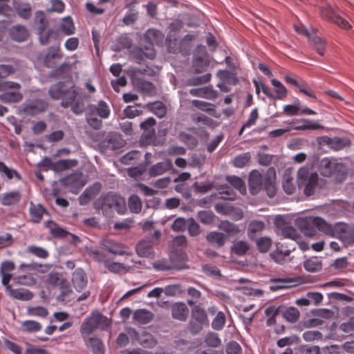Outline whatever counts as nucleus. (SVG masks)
Instances as JSON below:
<instances>
[{"label":"nucleus","instance_id":"4468645a","mask_svg":"<svg viewBox=\"0 0 354 354\" xmlns=\"http://www.w3.org/2000/svg\"><path fill=\"white\" fill-rule=\"evenodd\" d=\"M63 56L59 45L51 46L44 58V64L48 68H54L56 65L55 60L60 59Z\"/></svg>","mask_w":354,"mask_h":354},{"label":"nucleus","instance_id":"473e14b6","mask_svg":"<svg viewBox=\"0 0 354 354\" xmlns=\"http://www.w3.org/2000/svg\"><path fill=\"white\" fill-rule=\"evenodd\" d=\"M8 292L12 297L23 301L30 300L33 297V295L30 291L24 288L13 289L12 288L11 290H9Z\"/></svg>","mask_w":354,"mask_h":354},{"label":"nucleus","instance_id":"79ce46f5","mask_svg":"<svg viewBox=\"0 0 354 354\" xmlns=\"http://www.w3.org/2000/svg\"><path fill=\"white\" fill-rule=\"evenodd\" d=\"M138 343L142 346L148 348H153L157 344V342L153 335L147 332H142L140 334Z\"/></svg>","mask_w":354,"mask_h":354},{"label":"nucleus","instance_id":"4be33fe9","mask_svg":"<svg viewBox=\"0 0 354 354\" xmlns=\"http://www.w3.org/2000/svg\"><path fill=\"white\" fill-rule=\"evenodd\" d=\"M189 93L196 97H203L207 100H214L217 97V91L211 87H203L198 88H192Z\"/></svg>","mask_w":354,"mask_h":354},{"label":"nucleus","instance_id":"680f3d73","mask_svg":"<svg viewBox=\"0 0 354 354\" xmlns=\"http://www.w3.org/2000/svg\"><path fill=\"white\" fill-rule=\"evenodd\" d=\"M180 140L183 142L189 148H194L198 145L197 139L185 132H181L179 135Z\"/></svg>","mask_w":354,"mask_h":354},{"label":"nucleus","instance_id":"bb28decb","mask_svg":"<svg viewBox=\"0 0 354 354\" xmlns=\"http://www.w3.org/2000/svg\"><path fill=\"white\" fill-rule=\"evenodd\" d=\"M66 88L65 84L59 82L50 87L48 94L53 100H62Z\"/></svg>","mask_w":354,"mask_h":354},{"label":"nucleus","instance_id":"bf43d9fd","mask_svg":"<svg viewBox=\"0 0 354 354\" xmlns=\"http://www.w3.org/2000/svg\"><path fill=\"white\" fill-rule=\"evenodd\" d=\"M290 250L282 251L276 250L270 254L272 259L279 264H283L285 262V259L290 255Z\"/></svg>","mask_w":354,"mask_h":354},{"label":"nucleus","instance_id":"a211bd4d","mask_svg":"<svg viewBox=\"0 0 354 354\" xmlns=\"http://www.w3.org/2000/svg\"><path fill=\"white\" fill-rule=\"evenodd\" d=\"M173 167L172 162L170 160L166 159L162 162H158L153 165L149 169V175L151 177L162 175L166 171L170 170Z\"/></svg>","mask_w":354,"mask_h":354},{"label":"nucleus","instance_id":"f03ea898","mask_svg":"<svg viewBox=\"0 0 354 354\" xmlns=\"http://www.w3.org/2000/svg\"><path fill=\"white\" fill-rule=\"evenodd\" d=\"M297 183L304 194L310 196L313 195L322 186V180L316 171H312L308 166L301 167L297 174Z\"/></svg>","mask_w":354,"mask_h":354},{"label":"nucleus","instance_id":"cd10ccee","mask_svg":"<svg viewBox=\"0 0 354 354\" xmlns=\"http://www.w3.org/2000/svg\"><path fill=\"white\" fill-rule=\"evenodd\" d=\"M207 241L217 248H221L226 242V236L222 232H211L207 234Z\"/></svg>","mask_w":354,"mask_h":354},{"label":"nucleus","instance_id":"052dcab7","mask_svg":"<svg viewBox=\"0 0 354 354\" xmlns=\"http://www.w3.org/2000/svg\"><path fill=\"white\" fill-rule=\"evenodd\" d=\"M208 66L207 59L202 57H195L193 59L192 66L196 73L203 72Z\"/></svg>","mask_w":354,"mask_h":354},{"label":"nucleus","instance_id":"de8ad7c7","mask_svg":"<svg viewBox=\"0 0 354 354\" xmlns=\"http://www.w3.org/2000/svg\"><path fill=\"white\" fill-rule=\"evenodd\" d=\"M226 322L225 315L219 311L217 313L216 317L213 319L211 326L215 330H221L225 326Z\"/></svg>","mask_w":354,"mask_h":354},{"label":"nucleus","instance_id":"0eeeda50","mask_svg":"<svg viewBox=\"0 0 354 354\" xmlns=\"http://www.w3.org/2000/svg\"><path fill=\"white\" fill-rule=\"evenodd\" d=\"M108 324V319L105 316L99 311H94L83 321L80 333L82 335H90L97 328L104 329Z\"/></svg>","mask_w":354,"mask_h":354},{"label":"nucleus","instance_id":"5fc2aeb1","mask_svg":"<svg viewBox=\"0 0 354 354\" xmlns=\"http://www.w3.org/2000/svg\"><path fill=\"white\" fill-rule=\"evenodd\" d=\"M250 158L251 155L249 152L243 153L234 158L233 164L236 167L242 168L248 165Z\"/></svg>","mask_w":354,"mask_h":354},{"label":"nucleus","instance_id":"aec40b11","mask_svg":"<svg viewBox=\"0 0 354 354\" xmlns=\"http://www.w3.org/2000/svg\"><path fill=\"white\" fill-rule=\"evenodd\" d=\"M266 227L265 223L259 220H252L248 224L247 235L248 238L254 241L257 236L261 233Z\"/></svg>","mask_w":354,"mask_h":354},{"label":"nucleus","instance_id":"2f4dec72","mask_svg":"<svg viewBox=\"0 0 354 354\" xmlns=\"http://www.w3.org/2000/svg\"><path fill=\"white\" fill-rule=\"evenodd\" d=\"M170 260L168 261L167 259H161L158 260L153 263V267L155 270L158 271H165L169 270L172 269H180L176 263H174L172 260V257L170 256Z\"/></svg>","mask_w":354,"mask_h":354},{"label":"nucleus","instance_id":"ea45409f","mask_svg":"<svg viewBox=\"0 0 354 354\" xmlns=\"http://www.w3.org/2000/svg\"><path fill=\"white\" fill-rule=\"evenodd\" d=\"M132 46V41L127 36L121 35L119 37L114 46L113 50L116 52L121 51L124 49H129Z\"/></svg>","mask_w":354,"mask_h":354},{"label":"nucleus","instance_id":"9d476101","mask_svg":"<svg viewBox=\"0 0 354 354\" xmlns=\"http://www.w3.org/2000/svg\"><path fill=\"white\" fill-rule=\"evenodd\" d=\"M36 20L39 24L37 32L40 43L43 45H46L49 43L50 38L54 33V30L52 29L46 30L48 21L42 11H37L36 12Z\"/></svg>","mask_w":354,"mask_h":354},{"label":"nucleus","instance_id":"f8f14e48","mask_svg":"<svg viewBox=\"0 0 354 354\" xmlns=\"http://www.w3.org/2000/svg\"><path fill=\"white\" fill-rule=\"evenodd\" d=\"M153 242L151 238H145L136 245V253L141 257L150 258L154 256Z\"/></svg>","mask_w":354,"mask_h":354},{"label":"nucleus","instance_id":"6e6d98bb","mask_svg":"<svg viewBox=\"0 0 354 354\" xmlns=\"http://www.w3.org/2000/svg\"><path fill=\"white\" fill-rule=\"evenodd\" d=\"M27 252L40 259H46L49 256L45 248L36 245H28Z\"/></svg>","mask_w":354,"mask_h":354},{"label":"nucleus","instance_id":"37998d69","mask_svg":"<svg viewBox=\"0 0 354 354\" xmlns=\"http://www.w3.org/2000/svg\"><path fill=\"white\" fill-rule=\"evenodd\" d=\"M94 354H104V348L102 341L96 337H91L86 342Z\"/></svg>","mask_w":354,"mask_h":354},{"label":"nucleus","instance_id":"7ed1b4c3","mask_svg":"<svg viewBox=\"0 0 354 354\" xmlns=\"http://www.w3.org/2000/svg\"><path fill=\"white\" fill-rule=\"evenodd\" d=\"M250 191L252 194H257L260 190L266 192L270 198L276 194L275 177L268 174H261L257 170L250 172L248 179Z\"/></svg>","mask_w":354,"mask_h":354},{"label":"nucleus","instance_id":"58836bf2","mask_svg":"<svg viewBox=\"0 0 354 354\" xmlns=\"http://www.w3.org/2000/svg\"><path fill=\"white\" fill-rule=\"evenodd\" d=\"M137 89L144 95H151L155 93V87L152 83L145 80H138L135 83Z\"/></svg>","mask_w":354,"mask_h":354},{"label":"nucleus","instance_id":"423d86ee","mask_svg":"<svg viewBox=\"0 0 354 354\" xmlns=\"http://www.w3.org/2000/svg\"><path fill=\"white\" fill-rule=\"evenodd\" d=\"M313 224L319 231L326 235L343 239L346 236L347 226L342 223H337L334 225L327 223L324 219L316 217L313 220Z\"/></svg>","mask_w":354,"mask_h":354},{"label":"nucleus","instance_id":"393cba45","mask_svg":"<svg viewBox=\"0 0 354 354\" xmlns=\"http://www.w3.org/2000/svg\"><path fill=\"white\" fill-rule=\"evenodd\" d=\"M101 185L99 183L94 184L86 188L80 196V203L86 205L91 198H93L100 192Z\"/></svg>","mask_w":354,"mask_h":354},{"label":"nucleus","instance_id":"3c124183","mask_svg":"<svg viewBox=\"0 0 354 354\" xmlns=\"http://www.w3.org/2000/svg\"><path fill=\"white\" fill-rule=\"evenodd\" d=\"M151 111L160 118H163L167 113L165 105L160 101L155 102L150 105Z\"/></svg>","mask_w":354,"mask_h":354},{"label":"nucleus","instance_id":"49530a36","mask_svg":"<svg viewBox=\"0 0 354 354\" xmlns=\"http://www.w3.org/2000/svg\"><path fill=\"white\" fill-rule=\"evenodd\" d=\"M128 206L131 212L138 214L142 209V202L137 195H131L129 198Z\"/></svg>","mask_w":354,"mask_h":354},{"label":"nucleus","instance_id":"4c0bfd02","mask_svg":"<svg viewBox=\"0 0 354 354\" xmlns=\"http://www.w3.org/2000/svg\"><path fill=\"white\" fill-rule=\"evenodd\" d=\"M0 16L4 17V22H12L15 17V10L7 3H0Z\"/></svg>","mask_w":354,"mask_h":354},{"label":"nucleus","instance_id":"a18cd8bd","mask_svg":"<svg viewBox=\"0 0 354 354\" xmlns=\"http://www.w3.org/2000/svg\"><path fill=\"white\" fill-rule=\"evenodd\" d=\"M14 281L17 284L27 286H33L37 283L36 279L30 273L15 277Z\"/></svg>","mask_w":354,"mask_h":354},{"label":"nucleus","instance_id":"2eb2a0df","mask_svg":"<svg viewBox=\"0 0 354 354\" xmlns=\"http://www.w3.org/2000/svg\"><path fill=\"white\" fill-rule=\"evenodd\" d=\"M21 198L19 191L13 190L2 194L0 196V203L3 206H15L20 203Z\"/></svg>","mask_w":354,"mask_h":354},{"label":"nucleus","instance_id":"69168bd1","mask_svg":"<svg viewBox=\"0 0 354 354\" xmlns=\"http://www.w3.org/2000/svg\"><path fill=\"white\" fill-rule=\"evenodd\" d=\"M214 214L209 211H200L198 213V220L205 225H209L214 221Z\"/></svg>","mask_w":354,"mask_h":354},{"label":"nucleus","instance_id":"39448f33","mask_svg":"<svg viewBox=\"0 0 354 354\" xmlns=\"http://www.w3.org/2000/svg\"><path fill=\"white\" fill-rule=\"evenodd\" d=\"M64 108L71 107V111L76 115L82 113L84 111V103L79 89L75 86L67 88L61 101Z\"/></svg>","mask_w":354,"mask_h":354},{"label":"nucleus","instance_id":"c85d7f7f","mask_svg":"<svg viewBox=\"0 0 354 354\" xmlns=\"http://www.w3.org/2000/svg\"><path fill=\"white\" fill-rule=\"evenodd\" d=\"M106 142V147L111 150H117L122 148L124 145V140L118 133H111L107 136Z\"/></svg>","mask_w":354,"mask_h":354},{"label":"nucleus","instance_id":"603ef678","mask_svg":"<svg viewBox=\"0 0 354 354\" xmlns=\"http://www.w3.org/2000/svg\"><path fill=\"white\" fill-rule=\"evenodd\" d=\"M15 9L18 15L24 19H28L31 17L32 9L30 5L28 3H20Z\"/></svg>","mask_w":354,"mask_h":354},{"label":"nucleus","instance_id":"4d7b16f0","mask_svg":"<svg viewBox=\"0 0 354 354\" xmlns=\"http://www.w3.org/2000/svg\"><path fill=\"white\" fill-rule=\"evenodd\" d=\"M283 316L288 322L295 323L299 317V312L295 307H288L284 310Z\"/></svg>","mask_w":354,"mask_h":354},{"label":"nucleus","instance_id":"412c9836","mask_svg":"<svg viewBox=\"0 0 354 354\" xmlns=\"http://www.w3.org/2000/svg\"><path fill=\"white\" fill-rule=\"evenodd\" d=\"M45 213H47V212L42 205L35 204L32 201L30 203L29 214L32 223H40Z\"/></svg>","mask_w":354,"mask_h":354},{"label":"nucleus","instance_id":"9b49d317","mask_svg":"<svg viewBox=\"0 0 354 354\" xmlns=\"http://www.w3.org/2000/svg\"><path fill=\"white\" fill-rule=\"evenodd\" d=\"M132 53L134 59L138 64H141L146 59H153L156 57V51L153 46L148 44L142 48H134Z\"/></svg>","mask_w":354,"mask_h":354},{"label":"nucleus","instance_id":"f257e3e1","mask_svg":"<svg viewBox=\"0 0 354 354\" xmlns=\"http://www.w3.org/2000/svg\"><path fill=\"white\" fill-rule=\"evenodd\" d=\"M93 205L97 211H101L102 214L107 217L112 215L113 210L121 215L127 211L124 198L113 192L100 196L94 202Z\"/></svg>","mask_w":354,"mask_h":354},{"label":"nucleus","instance_id":"a19ab883","mask_svg":"<svg viewBox=\"0 0 354 354\" xmlns=\"http://www.w3.org/2000/svg\"><path fill=\"white\" fill-rule=\"evenodd\" d=\"M145 37L149 40L148 44H158L164 39V35L159 30L155 29H149L145 33Z\"/></svg>","mask_w":354,"mask_h":354},{"label":"nucleus","instance_id":"72a5a7b5","mask_svg":"<svg viewBox=\"0 0 354 354\" xmlns=\"http://www.w3.org/2000/svg\"><path fill=\"white\" fill-rule=\"evenodd\" d=\"M249 250V243L247 241L243 240L234 241L231 246L232 252L238 256H243Z\"/></svg>","mask_w":354,"mask_h":354},{"label":"nucleus","instance_id":"20e7f679","mask_svg":"<svg viewBox=\"0 0 354 354\" xmlns=\"http://www.w3.org/2000/svg\"><path fill=\"white\" fill-rule=\"evenodd\" d=\"M320 174L325 177L334 176L337 180H342L347 174L346 166L333 158H324L319 165Z\"/></svg>","mask_w":354,"mask_h":354},{"label":"nucleus","instance_id":"e433bc0d","mask_svg":"<svg viewBox=\"0 0 354 354\" xmlns=\"http://www.w3.org/2000/svg\"><path fill=\"white\" fill-rule=\"evenodd\" d=\"M217 190L218 194V198H219L227 201H233L236 198V194L232 189L227 185L218 186Z\"/></svg>","mask_w":354,"mask_h":354},{"label":"nucleus","instance_id":"774afa93","mask_svg":"<svg viewBox=\"0 0 354 354\" xmlns=\"http://www.w3.org/2000/svg\"><path fill=\"white\" fill-rule=\"evenodd\" d=\"M227 354H242L241 346L235 341L229 342L225 348Z\"/></svg>","mask_w":354,"mask_h":354},{"label":"nucleus","instance_id":"f3484780","mask_svg":"<svg viewBox=\"0 0 354 354\" xmlns=\"http://www.w3.org/2000/svg\"><path fill=\"white\" fill-rule=\"evenodd\" d=\"M72 282L74 288L78 292L82 291L87 285V277L84 271L78 268L76 269L72 277Z\"/></svg>","mask_w":354,"mask_h":354},{"label":"nucleus","instance_id":"f704fd0d","mask_svg":"<svg viewBox=\"0 0 354 354\" xmlns=\"http://www.w3.org/2000/svg\"><path fill=\"white\" fill-rule=\"evenodd\" d=\"M304 269L310 272H315L322 270V263L320 259L317 257H312L306 259L304 262Z\"/></svg>","mask_w":354,"mask_h":354},{"label":"nucleus","instance_id":"6e6552de","mask_svg":"<svg viewBox=\"0 0 354 354\" xmlns=\"http://www.w3.org/2000/svg\"><path fill=\"white\" fill-rule=\"evenodd\" d=\"M49 107L48 102L42 98L27 99L21 106V111L26 115L34 117L45 113Z\"/></svg>","mask_w":354,"mask_h":354},{"label":"nucleus","instance_id":"b1692460","mask_svg":"<svg viewBox=\"0 0 354 354\" xmlns=\"http://www.w3.org/2000/svg\"><path fill=\"white\" fill-rule=\"evenodd\" d=\"M9 35L13 40L20 42L26 40L28 32L25 26L17 25L9 30Z\"/></svg>","mask_w":354,"mask_h":354},{"label":"nucleus","instance_id":"7c9ffc66","mask_svg":"<svg viewBox=\"0 0 354 354\" xmlns=\"http://www.w3.org/2000/svg\"><path fill=\"white\" fill-rule=\"evenodd\" d=\"M59 30L64 35L68 36L75 33V26L71 17H66L62 19Z\"/></svg>","mask_w":354,"mask_h":354},{"label":"nucleus","instance_id":"13d9d810","mask_svg":"<svg viewBox=\"0 0 354 354\" xmlns=\"http://www.w3.org/2000/svg\"><path fill=\"white\" fill-rule=\"evenodd\" d=\"M227 182L241 193L245 192V186L241 178L235 176H227Z\"/></svg>","mask_w":354,"mask_h":354},{"label":"nucleus","instance_id":"8fccbe9b","mask_svg":"<svg viewBox=\"0 0 354 354\" xmlns=\"http://www.w3.org/2000/svg\"><path fill=\"white\" fill-rule=\"evenodd\" d=\"M271 83L274 87L275 99H283L287 95V89L281 82L276 79L271 80Z\"/></svg>","mask_w":354,"mask_h":354},{"label":"nucleus","instance_id":"a878e982","mask_svg":"<svg viewBox=\"0 0 354 354\" xmlns=\"http://www.w3.org/2000/svg\"><path fill=\"white\" fill-rule=\"evenodd\" d=\"M90 114L96 111L97 115L103 119L108 118L110 115V109L108 104L104 101H100L97 106L91 104L88 106Z\"/></svg>","mask_w":354,"mask_h":354},{"label":"nucleus","instance_id":"338daca9","mask_svg":"<svg viewBox=\"0 0 354 354\" xmlns=\"http://www.w3.org/2000/svg\"><path fill=\"white\" fill-rule=\"evenodd\" d=\"M330 145L332 148L335 150H341L344 147L350 145V140L347 138H334L331 142Z\"/></svg>","mask_w":354,"mask_h":354},{"label":"nucleus","instance_id":"c9c22d12","mask_svg":"<svg viewBox=\"0 0 354 354\" xmlns=\"http://www.w3.org/2000/svg\"><path fill=\"white\" fill-rule=\"evenodd\" d=\"M192 104L203 111L207 112L210 115L217 117L215 114L216 110L214 104L198 100H193Z\"/></svg>","mask_w":354,"mask_h":354},{"label":"nucleus","instance_id":"864d4df0","mask_svg":"<svg viewBox=\"0 0 354 354\" xmlns=\"http://www.w3.org/2000/svg\"><path fill=\"white\" fill-rule=\"evenodd\" d=\"M257 249L260 252L265 253L269 250L272 245V240L268 236H263L256 240Z\"/></svg>","mask_w":354,"mask_h":354},{"label":"nucleus","instance_id":"5701e85b","mask_svg":"<svg viewBox=\"0 0 354 354\" xmlns=\"http://www.w3.org/2000/svg\"><path fill=\"white\" fill-rule=\"evenodd\" d=\"M153 314L144 308L138 309L133 313V319L140 324H147L152 321L153 319Z\"/></svg>","mask_w":354,"mask_h":354},{"label":"nucleus","instance_id":"c756f323","mask_svg":"<svg viewBox=\"0 0 354 354\" xmlns=\"http://www.w3.org/2000/svg\"><path fill=\"white\" fill-rule=\"evenodd\" d=\"M0 94V100L5 103H17L22 100L23 95L18 91H2Z\"/></svg>","mask_w":354,"mask_h":354},{"label":"nucleus","instance_id":"1a4fd4ad","mask_svg":"<svg viewBox=\"0 0 354 354\" xmlns=\"http://www.w3.org/2000/svg\"><path fill=\"white\" fill-rule=\"evenodd\" d=\"M100 246L102 250L115 256H131L132 254L127 245L113 239H103L100 243Z\"/></svg>","mask_w":354,"mask_h":354},{"label":"nucleus","instance_id":"c03bdc74","mask_svg":"<svg viewBox=\"0 0 354 354\" xmlns=\"http://www.w3.org/2000/svg\"><path fill=\"white\" fill-rule=\"evenodd\" d=\"M218 227L229 235H236L240 232V229L237 225L228 221H222Z\"/></svg>","mask_w":354,"mask_h":354},{"label":"nucleus","instance_id":"6ab92c4d","mask_svg":"<svg viewBox=\"0 0 354 354\" xmlns=\"http://www.w3.org/2000/svg\"><path fill=\"white\" fill-rule=\"evenodd\" d=\"M0 176L5 180H21V174L15 169L8 167L4 162L0 161Z\"/></svg>","mask_w":354,"mask_h":354},{"label":"nucleus","instance_id":"e2e57ef3","mask_svg":"<svg viewBox=\"0 0 354 354\" xmlns=\"http://www.w3.org/2000/svg\"><path fill=\"white\" fill-rule=\"evenodd\" d=\"M140 157V153L138 151H131L121 158L120 162L124 165H132Z\"/></svg>","mask_w":354,"mask_h":354},{"label":"nucleus","instance_id":"09e8293b","mask_svg":"<svg viewBox=\"0 0 354 354\" xmlns=\"http://www.w3.org/2000/svg\"><path fill=\"white\" fill-rule=\"evenodd\" d=\"M204 342L207 346L216 348L221 344L218 335L214 332H209L205 337Z\"/></svg>","mask_w":354,"mask_h":354},{"label":"nucleus","instance_id":"0e129e2a","mask_svg":"<svg viewBox=\"0 0 354 354\" xmlns=\"http://www.w3.org/2000/svg\"><path fill=\"white\" fill-rule=\"evenodd\" d=\"M22 329L29 333L37 332L41 329V325L36 321L26 320L22 324Z\"/></svg>","mask_w":354,"mask_h":354},{"label":"nucleus","instance_id":"ddd939ff","mask_svg":"<svg viewBox=\"0 0 354 354\" xmlns=\"http://www.w3.org/2000/svg\"><path fill=\"white\" fill-rule=\"evenodd\" d=\"M195 302L192 300H188L187 304L190 306H192V319L194 321L200 323L201 324H204L205 326L209 325V319L207 317V315L205 309L201 308L198 305H194Z\"/></svg>","mask_w":354,"mask_h":354},{"label":"nucleus","instance_id":"dca6fc26","mask_svg":"<svg viewBox=\"0 0 354 354\" xmlns=\"http://www.w3.org/2000/svg\"><path fill=\"white\" fill-rule=\"evenodd\" d=\"M171 315L175 319L185 321L189 315V309L183 302H176L173 304L171 307Z\"/></svg>","mask_w":354,"mask_h":354}]
</instances>
